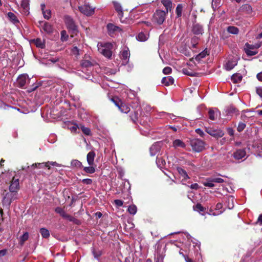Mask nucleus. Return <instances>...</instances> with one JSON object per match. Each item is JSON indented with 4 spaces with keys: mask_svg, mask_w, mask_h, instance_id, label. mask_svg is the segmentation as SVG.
Here are the masks:
<instances>
[{
    "mask_svg": "<svg viewBox=\"0 0 262 262\" xmlns=\"http://www.w3.org/2000/svg\"><path fill=\"white\" fill-rule=\"evenodd\" d=\"M98 50L104 56L110 58L112 55L113 43L111 42H100L97 44Z\"/></svg>",
    "mask_w": 262,
    "mask_h": 262,
    "instance_id": "f257e3e1",
    "label": "nucleus"
},
{
    "mask_svg": "<svg viewBox=\"0 0 262 262\" xmlns=\"http://www.w3.org/2000/svg\"><path fill=\"white\" fill-rule=\"evenodd\" d=\"M17 199V192L10 191L7 192L4 196L2 202L3 205L7 208H9L11 203Z\"/></svg>",
    "mask_w": 262,
    "mask_h": 262,
    "instance_id": "f03ea898",
    "label": "nucleus"
},
{
    "mask_svg": "<svg viewBox=\"0 0 262 262\" xmlns=\"http://www.w3.org/2000/svg\"><path fill=\"white\" fill-rule=\"evenodd\" d=\"M168 13L165 11L158 10L156 11L152 17V21L158 25L163 24Z\"/></svg>",
    "mask_w": 262,
    "mask_h": 262,
    "instance_id": "7ed1b4c3",
    "label": "nucleus"
},
{
    "mask_svg": "<svg viewBox=\"0 0 262 262\" xmlns=\"http://www.w3.org/2000/svg\"><path fill=\"white\" fill-rule=\"evenodd\" d=\"M190 145L193 151L200 152L204 149L205 143L199 139H193L190 140Z\"/></svg>",
    "mask_w": 262,
    "mask_h": 262,
    "instance_id": "20e7f679",
    "label": "nucleus"
},
{
    "mask_svg": "<svg viewBox=\"0 0 262 262\" xmlns=\"http://www.w3.org/2000/svg\"><path fill=\"white\" fill-rule=\"evenodd\" d=\"M205 131L210 136L215 138L222 137L224 135V132L221 129H214L211 127H206Z\"/></svg>",
    "mask_w": 262,
    "mask_h": 262,
    "instance_id": "39448f33",
    "label": "nucleus"
},
{
    "mask_svg": "<svg viewBox=\"0 0 262 262\" xmlns=\"http://www.w3.org/2000/svg\"><path fill=\"white\" fill-rule=\"evenodd\" d=\"M78 9L82 13L87 16H90L94 13V9L92 8L89 4L79 6Z\"/></svg>",
    "mask_w": 262,
    "mask_h": 262,
    "instance_id": "423d86ee",
    "label": "nucleus"
},
{
    "mask_svg": "<svg viewBox=\"0 0 262 262\" xmlns=\"http://www.w3.org/2000/svg\"><path fill=\"white\" fill-rule=\"evenodd\" d=\"M130 57V52L128 48H124L121 52V58L122 60V64L128 63Z\"/></svg>",
    "mask_w": 262,
    "mask_h": 262,
    "instance_id": "0eeeda50",
    "label": "nucleus"
},
{
    "mask_svg": "<svg viewBox=\"0 0 262 262\" xmlns=\"http://www.w3.org/2000/svg\"><path fill=\"white\" fill-rule=\"evenodd\" d=\"M65 23L67 28L73 32L76 31L77 27L73 20V19L70 16H66L65 17Z\"/></svg>",
    "mask_w": 262,
    "mask_h": 262,
    "instance_id": "6e6552de",
    "label": "nucleus"
},
{
    "mask_svg": "<svg viewBox=\"0 0 262 262\" xmlns=\"http://www.w3.org/2000/svg\"><path fill=\"white\" fill-rule=\"evenodd\" d=\"M28 81L27 75H21L17 78L16 84L18 87L23 88Z\"/></svg>",
    "mask_w": 262,
    "mask_h": 262,
    "instance_id": "1a4fd4ad",
    "label": "nucleus"
},
{
    "mask_svg": "<svg viewBox=\"0 0 262 262\" xmlns=\"http://www.w3.org/2000/svg\"><path fill=\"white\" fill-rule=\"evenodd\" d=\"M19 188V183L18 179H15L14 177L13 178L11 183L9 187L10 191L17 192Z\"/></svg>",
    "mask_w": 262,
    "mask_h": 262,
    "instance_id": "9d476101",
    "label": "nucleus"
},
{
    "mask_svg": "<svg viewBox=\"0 0 262 262\" xmlns=\"http://www.w3.org/2000/svg\"><path fill=\"white\" fill-rule=\"evenodd\" d=\"M208 55L207 50H204L201 53L197 55L194 58H192L194 63L196 64V62L199 63L203 61V59L205 58L206 56Z\"/></svg>",
    "mask_w": 262,
    "mask_h": 262,
    "instance_id": "9b49d317",
    "label": "nucleus"
},
{
    "mask_svg": "<svg viewBox=\"0 0 262 262\" xmlns=\"http://www.w3.org/2000/svg\"><path fill=\"white\" fill-rule=\"evenodd\" d=\"M107 29L108 33L110 35H113L116 32L121 31V29L118 27L112 24H108L107 25Z\"/></svg>",
    "mask_w": 262,
    "mask_h": 262,
    "instance_id": "f8f14e48",
    "label": "nucleus"
},
{
    "mask_svg": "<svg viewBox=\"0 0 262 262\" xmlns=\"http://www.w3.org/2000/svg\"><path fill=\"white\" fill-rule=\"evenodd\" d=\"M237 63V58H234L228 60L225 64L224 67L226 70L230 71L232 70Z\"/></svg>",
    "mask_w": 262,
    "mask_h": 262,
    "instance_id": "ddd939ff",
    "label": "nucleus"
},
{
    "mask_svg": "<svg viewBox=\"0 0 262 262\" xmlns=\"http://www.w3.org/2000/svg\"><path fill=\"white\" fill-rule=\"evenodd\" d=\"M115 103L121 112L127 113L130 111V107L127 104L123 103H121L120 104H119V102H115Z\"/></svg>",
    "mask_w": 262,
    "mask_h": 262,
    "instance_id": "4468645a",
    "label": "nucleus"
},
{
    "mask_svg": "<svg viewBox=\"0 0 262 262\" xmlns=\"http://www.w3.org/2000/svg\"><path fill=\"white\" fill-rule=\"evenodd\" d=\"M246 151L244 149H239L237 150L234 154V158L236 159L239 160L246 156Z\"/></svg>",
    "mask_w": 262,
    "mask_h": 262,
    "instance_id": "2eb2a0df",
    "label": "nucleus"
},
{
    "mask_svg": "<svg viewBox=\"0 0 262 262\" xmlns=\"http://www.w3.org/2000/svg\"><path fill=\"white\" fill-rule=\"evenodd\" d=\"M55 211L63 217L68 219L70 221H72V217L70 215L68 214L62 208L60 207H57L55 209Z\"/></svg>",
    "mask_w": 262,
    "mask_h": 262,
    "instance_id": "dca6fc26",
    "label": "nucleus"
},
{
    "mask_svg": "<svg viewBox=\"0 0 262 262\" xmlns=\"http://www.w3.org/2000/svg\"><path fill=\"white\" fill-rule=\"evenodd\" d=\"M160 150V143H156L154 144L150 148V152L151 156H155Z\"/></svg>",
    "mask_w": 262,
    "mask_h": 262,
    "instance_id": "f3484780",
    "label": "nucleus"
},
{
    "mask_svg": "<svg viewBox=\"0 0 262 262\" xmlns=\"http://www.w3.org/2000/svg\"><path fill=\"white\" fill-rule=\"evenodd\" d=\"M46 6L44 4H41V9L45 18L49 19L51 16V11L50 10H45Z\"/></svg>",
    "mask_w": 262,
    "mask_h": 262,
    "instance_id": "a211bd4d",
    "label": "nucleus"
},
{
    "mask_svg": "<svg viewBox=\"0 0 262 262\" xmlns=\"http://www.w3.org/2000/svg\"><path fill=\"white\" fill-rule=\"evenodd\" d=\"M95 153L91 151L89 152L86 156V160L89 165L92 166L94 164Z\"/></svg>",
    "mask_w": 262,
    "mask_h": 262,
    "instance_id": "6ab92c4d",
    "label": "nucleus"
},
{
    "mask_svg": "<svg viewBox=\"0 0 262 262\" xmlns=\"http://www.w3.org/2000/svg\"><path fill=\"white\" fill-rule=\"evenodd\" d=\"M114 6L115 10L117 11L119 17L121 19L123 17V13L122 8L120 4L117 2H114Z\"/></svg>",
    "mask_w": 262,
    "mask_h": 262,
    "instance_id": "aec40b11",
    "label": "nucleus"
},
{
    "mask_svg": "<svg viewBox=\"0 0 262 262\" xmlns=\"http://www.w3.org/2000/svg\"><path fill=\"white\" fill-rule=\"evenodd\" d=\"M29 0H22L21 7L23 9V12L25 14H29Z\"/></svg>",
    "mask_w": 262,
    "mask_h": 262,
    "instance_id": "412c9836",
    "label": "nucleus"
},
{
    "mask_svg": "<svg viewBox=\"0 0 262 262\" xmlns=\"http://www.w3.org/2000/svg\"><path fill=\"white\" fill-rule=\"evenodd\" d=\"M192 31L196 35L202 34L203 32V27L199 24H194L193 26Z\"/></svg>",
    "mask_w": 262,
    "mask_h": 262,
    "instance_id": "4be33fe9",
    "label": "nucleus"
},
{
    "mask_svg": "<svg viewBox=\"0 0 262 262\" xmlns=\"http://www.w3.org/2000/svg\"><path fill=\"white\" fill-rule=\"evenodd\" d=\"M172 146L175 148L178 147L185 148L186 144L183 141L180 139H176L173 141Z\"/></svg>",
    "mask_w": 262,
    "mask_h": 262,
    "instance_id": "5701e85b",
    "label": "nucleus"
},
{
    "mask_svg": "<svg viewBox=\"0 0 262 262\" xmlns=\"http://www.w3.org/2000/svg\"><path fill=\"white\" fill-rule=\"evenodd\" d=\"M174 79L171 76H167L163 78L162 83L166 86H169L174 83Z\"/></svg>",
    "mask_w": 262,
    "mask_h": 262,
    "instance_id": "b1692460",
    "label": "nucleus"
},
{
    "mask_svg": "<svg viewBox=\"0 0 262 262\" xmlns=\"http://www.w3.org/2000/svg\"><path fill=\"white\" fill-rule=\"evenodd\" d=\"M177 170L183 180H186L189 178L187 172L183 168L178 167L177 168Z\"/></svg>",
    "mask_w": 262,
    "mask_h": 262,
    "instance_id": "393cba45",
    "label": "nucleus"
},
{
    "mask_svg": "<svg viewBox=\"0 0 262 262\" xmlns=\"http://www.w3.org/2000/svg\"><path fill=\"white\" fill-rule=\"evenodd\" d=\"M32 42L37 47L43 49L45 47L44 41L40 38H37L32 40Z\"/></svg>",
    "mask_w": 262,
    "mask_h": 262,
    "instance_id": "a878e982",
    "label": "nucleus"
},
{
    "mask_svg": "<svg viewBox=\"0 0 262 262\" xmlns=\"http://www.w3.org/2000/svg\"><path fill=\"white\" fill-rule=\"evenodd\" d=\"M161 3L166 8L165 12H168L170 11L172 8V3L170 0H162Z\"/></svg>",
    "mask_w": 262,
    "mask_h": 262,
    "instance_id": "bb28decb",
    "label": "nucleus"
},
{
    "mask_svg": "<svg viewBox=\"0 0 262 262\" xmlns=\"http://www.w3.org/2000/svg\"><path fill=\"white\" fill-rule=\"evenodd\" d=\"M71 166L73 168H76L78 169L81 168L83 166L82 163L78 160H72L71 162Z\"/></svg>",
    "mask_w": 262,
    "mask_h": 262,
    "instance_id": "cd10ccee",
    "label": "nucleus"
},
{
    "mask_svg": "<svg viewBox=\"0 0 262 262\" xmlns=\"http://www.w3.org/2000/svg\"><path fill=\"white\" fill-rule=\"evenodd\" d=\"M262 46V43L261 42L256 43L254 45H250L248 43L245 44V47L249 48V49H252L253 50H257L259 48H260Z\"/></svg>",
    "mask_w": 262,
    "mask_h": 262,
    "instance_id": "c85d7f7f",
    "label": "nucleus"
},
{
    "mask_svg": "<svg viewBox=\"0 0 262 262\" xmlns=\"http://www.w3.org/2000/svg\"><path fill=\"white\" fill-rule=\"evenodd\" d=\"M209 117L212 120H214L217 118L218 111L210 110L208 112Z\"/></svg>",
    "mask_w": 262,
    "mask_h": 262,
    "instance_id": "c756f323",
    "label": "nucleus"
},
{
    "mask_svg": "<svg viewBox=\"0 0 262 262\" xmlns=\"http://www.w3.org/2000/svg\"><path fill=\"white\" fill-rule=\"evenodd\" d=\"M242 80V76L239 74H235L232 76L231 80L234 83H238Z\"/></svg>",
    "mask_w": 262,
    "mask_h": 262,
    "instance_id": "7c9ffc66",
    "label": "nucleus"
},
{
    "mask_svg": "<svg viewBox=\"0 0 262 262\" xmlns=\"http://www.w3.org/2000/svg\"><path fill=\"white\" fill-rule=\"evenodd\" d=\"M79 127L80 126L75 123H71L68 124V128L72 132L76 133Z\"/></svg>",
    "mask_w": 262,
    "mask_h": 262,
    "instance_id": "2f4dec72",
    "label": "nucleus"
},
{
    "mask_svg": "<svg viewBox=\"0 0 262 262\" xmlns=\"http://www.w3.org/2000/svg\"><path fill=\"white\" fill-rule=\"evenodd\" d=\"M40 233L43 238H48L50 236V232L46 228H41L40 229Z\"/></svg>",
    "mask_w": 262,
    "mask_h": 262,
    "instance_id": "473e14b6",
    "label": "nucleus"
},
{
    "mask_svg": "<svg viewBox=\"0 0 262 262\" xmlns=\"http://www.w3.org/2000/svg\"><path fill=\"white\" fill-rule=\"evenodd\" d=\"M8 17L9 19L14 24L17 23L18 22V19H17L15 15L12 12H9L8 13Z\"/></svg>",
    "mask_w": 262,
    "mask_h": 262,
    "instance_id": "72a5a7b5",
    "label": "nucleus"
},
{
    "mask_svg": "<svg viewBox=\"0 0 262 262\" xmlns=\"http://www.w3.org/2000/svg\"><path fill=\"white\" fill-rule=\"evenodd\" d=\"M147 38V35L142 32L140 33L137 37V39L141 41H144L146 40Z\"/></svg>",
    "mask_w": 262,
    "mask_h": 262,
    "instance_id": "f704fd0d",
    "label": "nucleus"
},
{
    "mask_svg": "<svg viewBox=\"0 0 262 262\" xmlns=\"http://www.w3.org/2000/svg\"><path fill=\"white\" fill-rule=\"evenodd\" d=\"M229 33L233 34H237L238 33V29L234 26H229L227 28Z\"/></svg>",
    "mask_w": 262,
    "mask_h": 262,
    "instance_id": "c9c22d12",
    "label": "nucleus"
},
{
    "mask_svg": "<svg viewBox=\"0 0 262 262\" xmlns=\"http://www.w3.org/2000/svg\"><path fill=\"white\" fill-rule=\"evenodd\" d=\"M245 51L247 55L248 56L255 55L258 53V51L257 50L249 49V48L246 47H245Z\"/></svg>",
    "mask_w": 262,
    "mask_h": 262,
    "instance_id": "e433bc0d",
    "label": "nucleus"
},
{
    "mask_svg": "<svg viewBox=\"0 0 262 262\" xmlns=\"http://www.w3.org/2000/svg\"><path fill=\"white\" fill-rule=\"evenodd\" d=\"M29 237V234L28 232H25L20 237L19 243L21 245H23L25 241H26Z\"/></svg>",
    "mask_w": 262,
    "mask_h": 262,
    "instance_id": "4c0bfd02",
    "label": "nucleus"
},
{
    "mask_svg": "<svg viewBox=\"0 0 262 262\" xmlns=\"http://www.w3.org/2000/svg\"><path fill=\"white\" fill-rule=\"evenodd\" d=\"M137 210V207L134 205H130L128 208V211L131 214L134 215L136 213Z\"/></svg>",
    "mask_w": 262,
    "mask_h": 262,
    "instance_id": "58836bf2",
    "label": "nucleus"
},
{
    "mask_svg": "<svg viewBox=\"0 0 262 262\" xmlns=\"http://www.w3.org/2000/svg\"><path fill=\"white\" fill-rule=\"evenodd\" d=\"M43 29L46 32L48 33H51L53 30L52 26L48 23H45L43 25Z\"/></svg>",
    "mask_w": 262,
    "mask_h": 262,
    "instance_id": "ea45409f",
    "label": "nucleus"
},
{
    "mask_svg": "<svg viewBox=\"0 0 262 262\" xmlns=\"http://www.w3.org/2000/svg\"><path fill=\"white\" fill-rule=\"evenodd\" d=\"M83 170L88 173H93L95 172V169L94 167L92 166L89 167H83Z\"/></svg>",
    "mask_w": 262,
    "mask_h": 262,
    "instance_id": "a19ab883",
    "label": "nucleus"
},
{
    "mask_svg": "<svg viewBox=\"0 0 262 262\" xmlns=\"http://www.w3.org/2000/svg\"><path fill=\"white\" fill-rule=\"evenodd\" d=\"M183 10V5L182 4H179L176 8V14L178 17L181 16L182 12Z\"/></svg>",
    "mask_w": 262,
    "mask_h": 262,
    "instance_id": "79ce46f5",
    "label": "nucleus"
},
{
    "mask_svg": "<svg viewBox=\"0 0 262 262\" xmlns=\"http://www.w3.org/2000/svg\"><path fill=\"white\" fill-rule=\"evenodd\" d=\"M204 186L208 187H213L214 186V182H213L212 179L207 180L206 182L203 183Z\"/></svg>",
    "mask_w": 262,
    "mask_h": 262,
    "instance_id": "37998d69",
    "label": "nucleus"
},
{
    "mask_svg": "<svg viewBox=\"0 0 262 262\" xmlns=\"http://www.w3.org/2000/svg\"><path fill=\"white\" fill-rule=\"evenodd\" d=\"M157 164L159 167H162L165 164V161L162 158H157L156 160Z\"/></svg>",
    "mask_w": 262,
    "mask_h": 262,
    "instance_id": "c03bdc74",
    "label": "nucleus"
},
{
    "mask_svg": "<svg viewBox=\"0 0 262 262\" xmlns=\"http://www.w3.org/2000/svg\"><path fill=\"white\" fill-rule=\"evenodd\" d=\"M82 131V132L86 135H89L91 134V130L90 128L84 127V126L82 125L81 124L80 125V127Z\"/></svg>",
    "mask_w": 262,
    "mask_h": 262,
    "instance_id": "a18cd8bd",
    "label": "nucleus"
},
{
    "mask_svg": "<svg viewBox=\"0 0 262 262\" xmlns=\"http://www.w3.org/2000/svg\"><path fill=\"white\" fill-rule=\"evenodd\" d=\"M227 200L228 201V207L229 209H232L234 207V198L232 196H230L227 198Z\"/></svg>",
    "mask_w": 262,
    "mask_h": 262,
    "instance_id": "49530a36",
    "label": "nucleus"
},
{
    "mask_svg": "<svg viewBox=\"0 0 262 262\" xmlns=\"http://www.w3.org/2000/svg\"><path fill=\"white\" fill-rule=\"evenodd\" d=\"M81 65L82 67L88 68L91 67L92 64L91 62L88 60H83L81 61Z\"/></svg>",
    "mask_w": 262,
    "mask_h": 262,
    "instance_id": "de8ad7c7",
    "label": "nucleus"
},
{
    "mask_svg": "<svg viewBox=\"0 0 262 262\" xmlns=\"http://www.w3.org/2000/svg\"><path fill=\"white\" fill-rule=\"evenodd\" d=\"M193 209L195 211H198L199 212L204 211V208L200 204H197L195 206L193 207Z\"/></svg>",
    "mask_w": 262,
    "mask_h": 262,
    "instance_id": "09e8293b",
    "label": "nucleus"
},
{
    "mask_svg": "<svg viewBox=\"0 0 262 262\" xmlns=\"http://www.w3.org/2000/svg\"><path fill=\"white\" fill-rule=\"evenodd\" d=\"M68 35L67 34L66 31L63 30L61 32V40L62 41H66L68 40Z\"/></svg>",
    "mask_w": 262,
    "mask_h": 262,
    "instance_id": "8fccbe9b",
    "label": "nucleus"
},
{
    "mask_svg": "<svg viewBox=\"0 0 262 262\" xmlns=\"http://www.w3.org/2000/svg\"><path fill=\"white\" fill-rule=\"evenodd\" d=\"M72 54L75 56L79 55V50L77 47H73L71 49Z\"/></svg>",
    "mask_w": 262,
    "mask_h": 262,
    "instance_id": "3c124183",
    "label": "nucleus"
},
{
    "mask_svg": "<svg viewBox=\"0 0 262 262\" xmlns=\"http://www.w3.org/2000/svg\"><path fill=\"white\" fill-rule=\"evenodd\" d=\"M45 162H43V163H37L33 164L32 165L31 167L42 168L45 167Z\"/></svg>",
    "mask_w": 262,
    "mask_h": 262,
    "instance_id": "603ef678",
    "label": "nucleus"
},
{
    "mask_svg": "<svg viewBox=\"0 0 262 262\" xmlns=\"http://www.w3.org/2000/svg\"><path fill=\"white\" fill-rule=\"evenodd\" d=\"M246 127V124L243 122H240L238 124L237 129L238 132H242Z\"/></svg>",
    "mask_w": 262,
    "mask_h": 262,
    "instance_id": "864d4df0",
    "label": "nucleus"
},
{
    "mask_svg": "<svg viewBox=\"0 0 262 262\" xmlns=\"http://www.w3.org/2000/svg\"><path fill=\"white\" fill-rule=\"evenodd\" d=\"M171 71H172L171 68L169 67H165L163 70V73L164 74H169L171 72Z\"/></svg>",
    "mask_w": 262,
    "mask_h": 262,
    "instance_id": "5fc2aeb1",
    "label": "nucleus"
},
{
    "mask_svg": "<svg viewBox=\"0 0 262 262\" xmlns=\"http://www.w3.org/2000/svg\"><path fill=\"white\" fill-rule=\"evenodd\" d=\"M214 183H222L224 182V180L221 178H212Z\"/></svg>",
    "mask_w": 262,
    "mask_h": 262,
    "instance_id": "6e6d98bb",
    "label": "nucleus"
},
{
    "mask_svg": "<svg viewBox=\"0 0 262 262\" xmlns=\"http://www.w3.org/2000/svg\"><path fill=\"white\" fill-rule=\"evenodd\" d=\"M183 72L185 75H188V76H192L194 75V74L192 72H189L188 71V70H187L186 69H183Z\"/></svg>",
    "mask_w": 262,
    "mask_h": 262,
    "instance_id": "4d7b16f0",
    "label": "nucleus"
},
{
    "mask_svg": "<svg viewBox=\"0 0 262 262\" xmlns=\"http://www.w3.org/2000/svg\"><path fill=\"white\" fill-rule=\"evenodd\" d=\"M195 132L199 134L201 137H204L205 134L203 131L200 128H198L195 129Z\"/></svg>",
    "mask_w": 262,
    "mask_h": 262,
    "instance_id": "13d9d810",
    "label": "nucleus"
},
{
    "mask_svg": "<svg viewBox=\"0 0 262 262\" xmlns=\"http://www.w3.org/2000/svg\"><path fill=\"white\" fill-rule=\"evenodd\" d=\"M114 202H115V204L117 206H119V207H121L123 205V202L122 201L120 200H115L114 201Z\"/></svg>",
    "mask_w": 262,
    "mask_h": 262,
    "instance_id": "bf43d9fd",
    "label": "nucleus"
},
{
    "mask_svg": "<svg viewBox=\"0 0 262 262\" xmlns=\"http://www.w3.org/2000/svg\"><path fill=\"white\" fill-rule=\"evenodd\" d=\"M256 93L262 97V87H258L256 88Z\"/></svg>",
    "mask_w": 262,
    "mask_h": 262,
    "instance_id": "052dcab7",
    "label": "nucleus"
},
{
    "mask_svg": "<svg viewBox=\"0 0 262 262\" xmlns=\"http://www.w3.org/2000/svg\"><path fill=\"white\" fill-rule=\"evenodd\" d=\"M82 182L86 184H91L92 183V180L90 179H85L82 180Z\"/></svg>",
    "mask_w": 262,
    "mask_h": 262,
    "instance_id": "680f3d73",
    "label": "nucleus"
},
{
    "mask_svg": "<svg viewBox=\"0 0 262 262\" xmlns=\"http://www.w3.org/2000/svg\"><path fill=\"white\" fill-rule=\"evenodd\" d=\"M131 119L134 121L135 122L137 119V113H134V114H133L131 116Z\"/></svg>",
    "mask_w": 262,
    "mask_h": 262,
    "instance_id": "e2e57ef3",
    "label": "nucleus"
},
{
    "mask_svg": "<svg viewBox=\"0 0 262 262\" xmlns=\"http://www.w3.org/2000/svg\"><path fill=\"white\" fill-rule=\"evenodd\" d=\"M50 165L53 166L60 167V165L56 162H50Z\"/></svg>",
    "mask_w": 262,
    "mask_h": 262,
    "instance_id": "0e129e2a",
    "label": "nucleus"
},
{
    "mask_svg": "<svg viewBox=\"0 0 262 262\" xmlns=\"http://www.w3.org/2000/svg\"><path fill=\"white\" fill-rule=\"evenodd\" d=\"M256 77L259 81H262V72L258 73Z\"/></svg>",
    "mask_w": 262,
    "mask_h": 262,
    "instance_id": "69168bd1",
    "label": "nucleus"
},
{
    "mask_svg": "<svg viewBox=\"0 0 262 262\" xmlns=\"http://www.w3.org/2000/svg\"><path fill=\"white\" fill-rule=\"evenodd\" d=\"M228 133L229 135H230L231 136H233L234 135V130L231 128H229L228 129Z\"/></svg>",
    "mask_w": 262,
    "mask_h": 262,
    "instance_id": "338daca9",
    "label": "nucleus"
},
{
    "mask_svg": "<svg viewBox=\"0 0 262 262\" xmlns=\"http://www.w3.org/2000/svg\"><path fill=\"white\" fill-rule=\"evenodd\" d=\"M199 187V185L196 183H194L191 185L190 188L192 189H197Z\"/></svg>",
    "mask_w": 262,
    "mask_h": 262,
    "instance_id": "774afa93",
    "label": "nucleus"
}]
</instances>
